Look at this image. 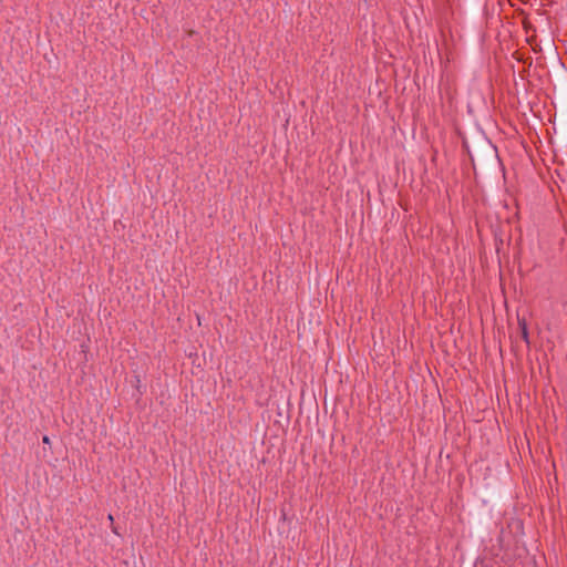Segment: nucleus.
<instances>
[{
  "label": "nucleus",
  "mask_w": 567,
  "mask_h": 567,
  "mask_svg": "<svg viewBox=\"0 0 567 567\" xmlns=\"http://www.w3.org/2000/svg\"><path fill=\"white\" fill-rule=\"evenodd\" d=\"M519 326L522 328V334L525 340H527V327L524 320H519Z\"/></svg>",
  "instance_id": "nucleus-1"
},
{
  "label": "nucleus",
  "mask_w": 567,
  "mask_h": 567,
  "mask_svg": "<svg viewBox=\"0 0 567 567\" xmlns=\"http://www.w3.org/2000/svg\"><path fill=\"white\" fill-rule=\"evenodd\" d=\"M42 442H43V444H47V445H50V444H51V440H50V437H49L48 435H44V436L42 437Z\"/></svg>",
  "instance_id": "nucleus-2"
},
{
  "label": "nucleus",
  "mask_w": 567,
  "mask_h": 567,
  "mask_svg": "<svg viewBox=\"0 0 567 567\" xmlns=\"http://www.w3.org/2000/svg\"><path fill=\"white\" fill-rule=\"evenodd\" d=\"M111 529H112V532H113L115 535H118V536H120V532H118L117 527H116L114 524H113V525H111Z\"/></svg>",
  "instance_id": "nucleus-3"
},
{
  "label": "nucleus",
  "mask_w": 567,
  "mask_h": 567,
  "mask_svg": "<svg viewBox=\"0 0 567 567\" xmlns=\"http://www.w3.org/2000/svg\"><path fill=\"white\" fill-rule=\"evenodd\" d=\"M107 519L111 522V525L114 524V517L112 514H109Z\"/></svg>",
  "instance_id": "nucleus-4"
}]
</instances>
